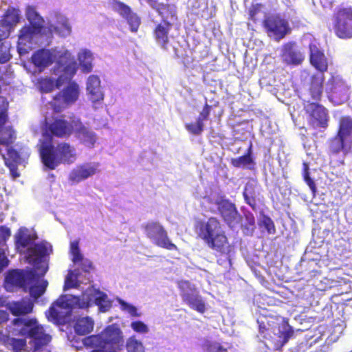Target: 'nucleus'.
<instances>
[{
  "instance_id": "1",
  "label": "nucleus",
  "mask_w": 352,
  "mask_h": 352,
  "mask_svg": "<svg viewBox=\"0 0 352 352\" xmlns=\"http://www.w3.org/2000/svg\"><path fill=\"white\" fill-rule=\"evenodd\" d=\"M195 227L198 237L211 250L221 255L226 254L230 263L229 254L231 252V245L220 221L217 217H211L206 221H197Z\"/></svg>"
},
{
  "instance_id": "2",
  "label": "nucleus",
  "mask_w": 352,
  "mask_h": 352,
  "mask_svg": "<svg viewBox=\"0 0 352 352\" xmlns=\"http://www.w3.org/2000/svg\"><path fill=\"white\" fill-rule=\"evenodd\" d=\"M43 271L37 272L34 270L15 269L9 270L6 277L8 289L15 288L28 289L32 297L37 298L44 293Z\"/></svg>"
},
{
  "instance_id": "3",
  "label": "nucleus",
  "mask_w": 352,
  "mask_h": 352,
  "mask_svg": "<svg viewBox=\"0 0 352 352\" xmlns=\"http://www.w3.org/2000/svg\"><path fill=\"white\" fill-rule=\"evenodd\" d=\"M25 15L30 25H25L20 31L17 47L20 56L28 54L32 50V45L38 43L43 28L44 20L34 7L28 6Z\"/></svg>"
},
{
  "instance_id": "4",
  "label": "nucleus",
  "mask_w": 352,
  "mask_h": 352,
  "mask_svg": "<svg viewBox=\"0 0 352 352\" xmlns=\"http://www.w3.org/2000/svg\"><path fill=\"white\" fill-rule=\"evenodd\" d=\"M84 344L96 348L93 351L111 352L120 351L124 345L122 332L115 324L107 326L100 334L85 338Z\"/></svg>"
},
{
  "instance_id": "5",
  "label": "nucleus",
  "mask_w": 352,
  "mask_h": 352,
  "mask_svg": "<svg viewBox=\"0 0 352 352\" xmlns=\"http://www.w3.org/2000/svg\"><path fill=\"white\" fill-rule=\"evenodd\" d=\"M328 148L332 153H352V118L345 116L340 118L336 135L328 141Z\"/></svg>"
},
{
  "instance_id": "6",
  "label": "nucleus",
  "mask_w": 352,
  "mask_h": 352,
  "mask_svg": "<svg viewBox=\"0 0 352 352\" xmlns=\"http://www.w3.org/2000/svg\"><path fill=\"white\" fill-rule=\"evenodd\" d=\"M12 324L19 327L16 336H21L32 339L33 352H38L44 346V332L43 327L34 318H14Z\"/></svg>"
},
{
  "instance_id": "7",
  "label": "nucleus",
  "mask_w": 352,
  "mask_h": 352,
  "mask_svg": "<svg viewBox=\"0 0 352 352\" xmlns=\"http://www.w3.org/2000/svg\"><path fill=\"white\" fill-rule=\"evenodd\" d=\"M80 118L74 113L69 116V120L65 119L64 115L58 117H53L49 122L45 118V135H53L63 138L75 133Z\"/></svg>"
},
{
  "instance_id": "8",
  "label": "nucleus",
  "mask_w": 352,
  "mask_h": 352,
  "mask_svg": "<svg viewBox=\"0 0 352 352\" xmlns=\"http://www.w3.org/2000/svg\"><path fill=\"white\" fill-rule=\"evenodd\" d=\"M332 29L340 38H352V7L340 6L332 15Z\"/></svg>"
},
{
  "instance_id": "9",
  "label": "nucleus",
  "mask_w": 352,
  "mask_h": 352,
  "mask_svg": "<svg viewBox=\"0 0 352 352\" xmlns=\"http://www.w3.org/2000/svg\"><path fill=\"white\" fill-rule=\"evenodd\" d=\"M146 236L155 245L168 250H177L178 248L170 240L168 232L158 221H148L142 225Z\"/></svg>"
},
{
  "instance_id": "10",
  "label": "nucleus",
  "mask_w": 352,
  "mask_h": 352,
  "mask_svg": "<svg viewBox=\"0 0 352 352\" xmlns=\"http://www.w3.org/2000/svg\"><path fill=\"white\" fill-rule=\"evenodd\" d=\"M177 287L183 302L190 309L200 314L206 311V302L203 297L188 280L179 281Z\"/></svg>"
},
{
  "instance_id": "11",
  "label": "nucleus",
  "mask_w": 352,
  "mask_h": 352,
  "mask_svg": "<svg viewBox=\"0 0 352 352\" xmlns=\"http://www.w3.org/2000/svg\"><path fill=\"white\" fill-rule=\"evenodd\" d=\"M177 287L183 302L190 309L200 314L206 311V302L203 297L188 280L179 281Z\"/></svg>"
},
{
  "instance_id": "12",
  "label": "nucleus",
  "mask_w": 352,
  "mask_h": 352,
  "mask_svg": "<svg viewBox=\"0 0 352 352\" xmlns=\"http://www.w3.org/2000/svg\"><path fill=\"white\" fill-rule=\"evenodd\" d=\"M263 26L267 36L279 41L291 32L288 21L280 14H273L263 21Z\"/></svg>"
},
{
  "instance_id": "13",
  "label": "nucleus",
  "mask_w": 352,
  "mask_h": 352,
  "mask_svg": "<svg viewBox=\"0 0 352 352\" xmlns=\"http://www.w3.org/2000/svg\"><path fill=\"white\" fill-rule=\"evenodd\" d=\"M72 32V27L65 15L57 11L49 14L47 25L45 26V40L51 38L54 34L65 38L69 36Z\"/></svg>"
},
{
  "instance_id": "14",
  "label": "nucleus",
  "mask_w": 352,
  "mask_h": 352,
  "mask_svg": "<svg viewBox=\"0 0 352 352\" xmlns=\"http://www.w3.org/2000/svg\"><path fill=\"white\" fill-rule=\"evenodd\" d=\"M53 63H56L57 68L66 74L73 76L76 72V63L69 58L67 52H62L56 49H45V67Z\"/></svg>"
},
{
  "instance_id": "15",
  "label": "nucleus",
  "mask_w": 352,
  "mask_h": 352,
  "mask_svg": "<svg viewBox=\"0 0 352 352\" xmlns=\"http://www.w3.org/2000/svg\"><path fill=\"white\" fill-rule=\"evenodd\" d=\"M215 205L222 219L231 229L241 223V216L234 204L228 199H221L216 200Z\"/></svg>"
},
{
  "instance_id": "16",
  "label": "nucleus",
  "mask_w": 352,
  "mask_h": 352,
  "mask_svg": "<svg viewBox=\"0 0 352 352\" xmlns=\"http://www.w3.org/2000/svg\"><path fill=\"white\" fill-rule=\"evenodd\" d=\"M326 92L329 100L336 105L342 104L349 99V87L344 81L333 76L327 82Z\"/></svg>"
},
{
  "instance_id": "17",
  "label": "nucleus",
  "mask_w": 352,
  "mask_h": 352,
  "mask_svg": "<svg viewBox=\"0 0 352 352\" xmlns=\"http://www.w3.org/2000/svg\"><path fill=\"white\" fill-rule=\"evenodd\" d=\"M293 334L292 327L287 322H285L278 327L276 333L272 332L270 342H266V347L270 350H279L288 342Z\"/></svg>"
},
{
  "instance_id": "18",
  "label": "nucleus",
  "mask_w": 352,
  "mask_h": 352,
  "mask_svg": "<svg viewBox=\"0 0 352 352\" xmlns=\"http://www.w3.org/2000/svg\"><path fill=\"white\" fill-rule=\"evenodd\" d=\"M310 122L318 127L326 129L329 125L328 110L318 102H308L305 107Z\"/></svg>"
},
{
  "instance_id": "19",
  "label": "nucleus",
  "mask_w": 352,
  "mask_h": 352,
  "mask_svg": "<svg viewBox=\"0 0 352 352\" xmlns=\"http://www.w3.org/2000/svg\"><path fill=\"white\" fill-rule=\"evenodd\" d=\"M100 171V164L98 162L85 163L72 169L69 173L68 179L72 184H78Z\"/></svg>"
},
{
  "instance_id": "20",
  "label": "nucleus",
  "mask_w": 352,
  "mask_h": 352,
  "mask_svg": "<svg viewBox=\"0 0 352 352\" xmlns=\"http://www.w3.org/2000/svg\"><path fill=\"white\" fill-rule=\"evenodd\" d=\"M28 263L32 265L33 268L37 272H44L43 268V263H44V244L38 243L33 244L32 246L29 247L22 254Z\"/></svg>"
},
{
  "instance_id": "21",
  "label": "nucleus",
  "mask_w": 352,
  "mask_h": 352,
  "mask_svg": "<svg viewBox=\"0 0 352 352\" xmlns=\"http://www.w3.org/2000/svg\"><path fill=\"white\" fill-rule=\"evenodd\" d=\"M32 62L34 65L32 80L36 87L43 94L44 91V78L42 72L44 70V49H40L32 56Z\"/></svg>"
},
{
  "instance_id": "22",
  "label": "nucleus",
  "mask_w": 352,
  "mask_h": 352,
  "mask_svg": "<svg viewBox=\"0 0 352 352\" xmlns=\"http://www.w3.org/2000/svg\"><path fill=\"white\" fill-rule=\"evenodd\" d=\"M113 4L117 12L126 20L131 32H137L141 25V18L126 4L118 0H114Z\"/></svg>"
},
{
  "instance_id": "23",
  "label": "nucleus",
  "mask_w": 352,
  "mask_h": 352,
  "mask_svg": "<svg viewBox=\"0 0 352 352\" xmlns=\"http://www.w3.org/2000/svg\"><path fill=\"white\" fill-rule=\"evenodd\" d=\"M294 42H288L283 46L281 58L288 65H299L304 60V56L296 47Z\"/></svg>"
},
{
  "instance_id": "24",
  "label": "nucleus",
  "mask_w": 352,
  "mask_h": 352,
  "mask_svg": "<svg viewBox=\"0 0 352 352\" xmlns=\"http://www.w3.org/2000/svg\"><path fill=\"white\" fill-rule=\"evenodd\" d=\"M146 3L161 16L162 23H172L169 20H177V10L175 5L162 3H158L157 0H154V2L147 1Z\"/></svg>"
},
{
  "instance_id": "25",
  "label": "nucleus",
  "mask_w": 352,
  "mask_h": 352,
  "mask_svg": "<svg viewBox=\"0 0 352 352\" xmlns=\"http://www.w3.org/2000/svg\"><path fill=\"white\" fill-rule=\"evenodd\" d=\"M87 92L89 100L93 102H102L104 94L102 91L100 78L97 75H90L87 80Z\"/></svg>"
},
{
  "instance_id": "26",
  "label": "nucleus",
  "mask_w": 352,
  "mask_h": 352,
  "mask_svg": "<svg viewBox=\"0 0 352 352\" xmlns=\"http://www.w3.org/2000/svg\"><path fill=\"white\" fill-rule=\"evenodd\" d=\"M173 23H160L153 29V36L156 43L164 50H168L169 43V32Z\"/></svg>"
},
{
  "instance_id": "27",
  "label": "nucleus",
  "mask_w": 352,
  "mask_h": 352,
  "mask_svg": "<svg viewBox=\"0 0 352 352\" xmlns=\"http://www.w3.org/2000/svg\"><path fill=\"white\" fill-rule=\"evenodd\" d=\"M15 246L19 252L23 254L29 247L36 244V238L26 228H20L14 235Z\"/></svg>"
},
{
  "instance_id": "28",
  "label": "nucleus",
  "mask_w": 352,
  "mask_h": 352,
  "mask_svg": "<svg viewBox=\"0 0 352 352\" xmlns=\"http://www.w3.org/2000/svg\"><path fill=\"white\" fill-rule=\"evenodd\" d=\"M310 63L317 70L323 74L328 69L327 60L324 53L314 44L309 45Z\"/></svg>"
},
{
  "instance_id": "29",
  "label": "nucleus",
  "mask_w": 352,
  "mask_h": 352,
  "mask_svg": "<svg viewBox=\"0 0 352 352\" xmlns=\"http://www.w3.org/2000/svg\"><path fill=\"white\" fill-rule=\"evenodd\" d=\"M324 80L325 78L323 74H315L311 77L309 94L311 98L315 100L316 102L321 100Z\"/></svg>"
},
{
  "instance_id": "30",
  "label": "nucleus",
  "mask_w": 352,
  "mask_h": 352,
  "mask_svg": "<svg viewBox=\"0 0 352 352\" xmlns=\"http://www.w3.org/2000/svg\"><path fill=\"white\" fill-rule=\"evenodd\" d=\"M5 165L10 170V175L13 179L19 177L21 174L19 172L20 167L25 168L26 160L21 157V155H2Z\"/></svg>"
},
{
  "instance_id": "31",
  "label": "nucleus",
  "mask_w": 352,
  "mask_h": 352,
  "mask_svg": "<svg viewBox=\"0 0 352 352\" xmlns=\"http://www.w3.org/2000/svg\"><path fill=\"white\" fill-rule=\"evenodd\" d=\"M75 135L88 147H93L96 140L95 134L83 124L81 120L79 121Z\"/></svg>"
},
{
  "instance_id": "32",
  "label": "nucleus",
  "mask_w": 352,
  "mask_h": 352,
  "mask_svg": "<svg viewBox=\"0 0 352 352\" xmlns=\"http://www.w3.org/2000/svg\"><path fill=\"white\" fill-rule=\"evenodd\" d=\"M94 321L89 316L78 318L75 320L74 329L78 336H85L91 333L94 329Z\"/></svg>"
},
{
  "instance_id": "33",
  "label": "nucleus",
  "mask_w": 352,
  "mask_h": 352,
  "mask_svg": "<svg viewBox=\"0 0 352 352\" xmlns=\"http://www.w3.org/2000/svg\"><path fill=\"white\" fill-rule=\"evenodd\" d=\"M71 314L53 305L50 308L47 319L55 324H64L67 322Z\"/></svg>"
},
{
  "instance_id": "34",
  "label": "nucleus",
  "mask_w": 352,
  "mask_h": 352,
  "mask_svg": "<svg viewBox=\"0 0 352 352\" xmlns=\"http://www.w3.org/2000/svg\"><path fill=\"white\" fill-rule=\"evenodd\" d=\"M62 96L69 105L75 103L79 97L80 89L78 85L75 82H71L65 87L61 92Z\"/></svg>"
},
{
  "instance_id": "35",
  "label": "nucleus",
  "mask_w": 352,
  "mask_h": 352,
  "mask_svg": "<svg viewBox=\"0 0 352 352\" xmlns=\"http://www.w3.org/2000/svg\"><path fill=\"white\" fill-rule=\"evenodd\" d=\"M252 147L250 140H235L231 144L230 151L234 154H252Z\"/></svg>"
},
{
  "instance_id": "36",
  "label": "nucleus",
  "mask_w": 352,
  "mask_h": 352,
  "mask_svg": "<svg viewBox=\"0 0 352 352\" xmlns=\"http://www.w3.org/2000/svg\"><path fill=\"white\" fill-rule=\"evenodd\" d=\"M33 304L29 300H21L12 303L10 311L12 315L19 316L32 312Z\"/></svg>"
},
{
  "instance_id": "37",
  "label": "nucleus",
  "mask_w": 352,
  "mask_h": 352,
  "mask_svg": "<svg viewBox=\"0 0 352 352\" xmlns=\"http://www.w3.org/2000/svg\"><path fill=\"white\" fill-rule=\"evenodd\" d=\"M78 59L83 73L87 74L92 71V60L94 58L92 53L89 50H83L79 53Z\"/></svg>"
},
{
  "instance_id": "38",
  "label": "nucleus",
  "mask_w": 352,
  "mask_h": 352,
  "mask_svg": "<svg viewBox=\"0 0 352 352\" xmlns=\"http://www.w3.org/2000/svg\"><path fill=\"white\" fill-rule=\"evenodd\" d=\"M49 104L55 113H60L63 110L70 106L60 92L53 98L52 100L49 102Z\"/></svg>"
},
{
  "instance_id": "39",
  "label": "nucleus",
  "mask_w": 352,
  "mask_h": 352,
  "mask_svg": "<svg viewBox=\"0 0 352 352\" xmlns=\"http://www.w3.org/2000/svg\"><path fill=\"white\" fill-rule=\"evenodd\" d=\"M19 15L20 13L18 9L9 8L4 14L3 19L1 21L5 22L7 25H10V27L13 28L19 21Z\"/></svg>"
},
{
  "instance_id": "40",
  "label": "nucleus",
  "mask_w": 352,
  "mask_h": 352,
  "mask_svg": "<svg viewBox=\"0 0 352 352\" xmlns=\"http://www.w3.org/2000/svg\"><path fill=\"white\" fill-rule=\"evenodd\" d=\"M4 342L6 346L11 347L13 352H22L27 345L25 339L7 337Z\"/></svg>"
},
{
  "instance_id": "41",
  "label": "nucleus",
  "mask_w": 352,
  "mask_h": 352,
  "mask_svg": "<svg viewBox=\"0 0 352 352\" xmlns=\"http://www.w3.org/2000/svg\"><path fill=\"white\" fill-rule=\"evenodd\" d=\"M73 149L68 143H60L56 148L51 144H45V154H71Z\"/></svg>"
},
{
  "instance_id": "42",
  "label": "nucleus",
  "mask_w": 352,
  "mask_h": 352,
  "mask_svg": "<svg viewBox=\"0 0 352 352\" xmlns=\"http://www.w3.org/2000/svg\"><path fill=\"white\" fill-rule=\"evenodd\" d=\"M97 296L94 299V302L99 307L100 311H107L111 306V302L108 300L107 295L99 290L96 292Z\"/></svg>"
},
{
  "instance_id": "43",
  "label": "nucleus",
  "mask_w": 352,
  "mask_h": 352,
  "mask_svg": "<svg viewBox=\"0 0 352 352\" xmlns=\"http://www.w3.org/2000/svg\"><path fill=\"white\" fill-rule=\"evenodd\" d=\"M231 162L236 168H250L253 164V160L252 155H241L236 158H232Z\"/></svg>"
},
{
  "instance_id": "44",
  "label": "nucleus",
  "mask_w": 352,
  "mask_h": 352,
  "mask_svg": "<svg viewBox=\"0 0 352 352\" xmlns=\"http://www.w3.org/2000/svg\"><path fill=\"white\" fill-rule=\"evenodd\" d=\"M11 43L9 41H4L0 43V63L3 64L8 62L12 58L10 50Z\"/></svg>"
},
{
  "instance_id": "45",
  "label": "nucleus",
  "mask_w": 352,
  "mask_h": 352,
  "mask_svg": "<svg viewBox=\"0 0 352 352\" xmlns=\"http://www.w3.org/2000/svg\"><path fill=\"white\" fill-rule=\"evenodd\" d=\"M79 239L74 240L70 243L69 253L72 256L74 263H78L82 259V254L80 253L79 248Z\"/></svg>"
},
{
  "instance_id": "46",
  "label": "nucleus",
  "mask_w": 352,
  "mask_h": 352,
  "mask_svg": "<svg viewBox=\"0 0 352 352\" xmlns=\"http://www.w3.org/2000/svg\"><path fill=\"white\" fill-rule=\"evenodd\" d=\"M126 349L128 352H144L142 343L135 339L134 336H131L127 340Z\"/></svg>"
},
{
  "instance_id": "47",
  "label": "nucleus",
  "mask_w": 352,
  "mask_h": 352,
  "mask_svg": "<svg viewBox=\"0 0 352 352\" xmlns=\"http://www.w3.org/2000/svg\"><path fill=\"white\" fill-rule=\"evenodd\" d=\"M92 298L89 294L82 293L80 296L74 298V304L80 309H87L91 305Z\"/></svg>"
},
{
  "instance_id": "48",
  "label": "nucleus",
  "mask_w": 352,
  "mask_h": 352,
  "mask_svg": "<svg viewBox=\"0 0 352 352\" xmlns=\"http://www.w3.org/2000/svg\"><path fill=\"white\" fill-rule=\"evenodd\" d=\"M186 129L194 135H200L204 130V123L196 120L195 122L185 124Z\"/></svg>"
},
{
  "instance_id": "49",
  "label": "nucleus",
  "mask_w": 352,
  "mask_h": 352,
  "mask_svg": "<svg viewBox=\"0 0 352 352\" xmlns=\"http://www.w3.org/2000/svg\"><path fill=\"white\" fill-rule=\"evenodd\" d=\"M260 227H264L269 234H274L276 233V228L272 219L267 215L262 214V218L258 222Z\"/></svg>"
},
{
  "instance_id": "50",
  "label": "nucleus",
  "mask_w": 352,
  "mask_h": 352,
  "mask_svg": "<svg viewBox=\"0 0 352 352\" xmlns=\"http://www.w3.org/2000/svg\"><path fill=\"white\" fill-rule=\"evenodd\" d=\"M303 179L307 186L309 187L313 194L316 192V185L314 179L310 177L309 172V166L307 163L303 162V171H302Z\"/></svg>"
},
{
  "instance_id": "51",
  "label": "nucleus",
  "mask_w": 352,
  "mask_h": 352,
  "mask_svg": "<svg viewBox=\"0 0 352 352\" xmlns=\"http://www.w3.org/2000/svg\"><path fill=\"white\" fill-rule=\"evenodd\" d=\"M263 5L261 3L252 4L249 8V18L248 19L256 23L258 20V14L261 12Z\"/></svg>"
},
{
  "instance_id": "52",
  "label": "nucleus",
  "mask_w": 352,
  "mask_h": 352,
  "mask_svg": "<svg viewBox=\"0 0 352 352\" xmlns=\"http://www.w3.org/2000/svg\"><path fill=\"white\" fill-rule=\"evenodd\" d=\"M63 84V79L58 77L56 81L51 78H45V93L53 91L55 88H59Z\"/></svg>"
},
{
  "instance_id": "53",
  "label": "nucleus",
  "mask_w": 352,
  "mask_h": 352,
  "mask_svg": "<svg viewBox=\"0 0 352 352\" xmlns=\"http://www.w3.org/2000/svg\"><path fill=\"white\" fill-rule=\"evenodd\" d=\"M11 236V230L5 226H0V248L6 247V243Z\"/></svg>"
},
{
  "instance_id": "54",
  "label": "nucleus",
  "mask_w": 352,
  "mask_h": 352,
  "mask_svg": "<svg viewBox=\"0 0 352 352\" xmlns=\"http://www.w3.org/2000/svg\"><path fill=\"white\" fill-rule=\"evenodd\" d=\"M59 155H45V167L49 168L50 169H54L57 165L60 163L58 161V157ZM60 160H63V157H67V155H60Z\"/></svg>"
},
{
  "instance_id": "55",
  "label": "nucleus",
  "mask_w": 352,
  "mask_h": 352,
  "mask_svg": "<svg viewBox=\"0 0 352 352\" xmlns=\"http://www.w3.org/2000/svg\"><path fill=\"white\" fill-rule=\"evenodd\" d=\"M259 335L260 337L263 339V342L266 346V342H270V336L272 335V331L270 328L265 327L264 324H260Z\"/></svg>"
},
{
  "instance_id": "56",
  "label": "nucleus",
  "mask_w": 352,
  "mask_h": 352,
  "mask_svg": "<svg viewBox=\"0 0 352 352\" xmlns=\"http://www.w3.org/2000/svg\"><path fill=\"white\" fill-rule=\"evenodd\" d=\"M208 352H228V349L217 342H209L206 344Z\"/></svg>"
},
{
  "instance_id": "57",
  "label": "nucleus",
  "mask_w": 352,
  "mask_h": 352,
  "mask_svg": "<svg viewBox=\"0 0 352 352\" xmlns=\"http://www.w3.org/2000/svg\"><path fill=\"white\" fill-rule=\"evenodd\" d=\"M12 29L10 25H7L0 20V41L6 39L10 36Z\"/></svg>"
},
{
  "instance_id": "58",
  "label": "nucleus",
  "mask_w": 352,
  "mask_h": 352,
  "mask_svg": "<svg viewBox=\"0 0 352 352\" xmlns=\"http://www.w3.org/2000/svg\"><path fill=\"white\" fill-rule=\"evenodd\" d=\"M131 327L137 333H146L148 331V327L142 321L133 322Z\"/></svg>"
},
{
  "instance_id": "59",
  "label": "nucleus",
  "mask_w": 352,
  "mask_h": 352,
  "mask_svg": "<svg viewBox=\"0 0 352 352\" xmlns=\"http://www.w3.org/2000/svg\"><path fill=\"white\" fill-rule=\"evenodd\" d=\"M211 109L212 106L209 105L208 103H206L197 120L201 121V122H204V121L208 120L209 118Z\"/></svg>"
},
{
  "instance_id": "60",
  "label": "nucleus",
  "mask_w": 352,
  "mask_h": 352,
  "mask_svg": "<svg viewBox=\"0 0 352 352\" xmlns=\"http://www.w3.org/2000/svg\"><path fill=\"white\" fill-rule=\"evenodd\" d=\"M9 263L10 261L6 254L5 248H0V273L8 266Z\"/></svg>"
},
{
  "instance_id": "61",
  "label": "nucleus",
  "mask_w": 352,
  "mask_h": 352,
  "mask_svg": "<svg viewBox=\"0 0 352 352\" xmlns=\"http://www.w3.org/2000/svg\"><path fill=\"white\" fill-rule=\"evenodd\" d=\"M78 263L80 264L81 270L85 272L89 273L94 269L92 262L87 258L82 257V259Z\"/></svg>"
},
{
  "instance_id": "62",
  "label": "nucleus",
  "mask_w": 352,
  "mask_h": 352,
  "mask_svg": "<svg viewBox=\"0 0 352 352\" xmlns=\"http://www.w3.org/2000/svg\"><path fill=\"white\" fill-rule=\"evenodd\" d=\"M244 199L247 204H248L250 207H252L253 209L255 208L256 205V201L255 197L250 195H248V189L245 188L243 192Z\"/></svg>"
},
{
  "instance_id": "63",
  "label": "nucleus",
  "mask_w": 352,
  "mask_h": 352,
  "mask_svg": "<svg viewBox=\"0 0 352 352\" xmlns=\"http://www.w3.org/2000/svg\"><path fill=\"white\" fill-rule=\"evenodd\" d=\"M54 305L56 306L60 309H64L65 311H67V313L72 314V307L67 300H58L54 304Z\"/></svg>"
},
{
  "instance_id": "64",
  "label": "nucleus",
  "mask_w": 352,
  "mask_h": 352,
  "mask_svg": "<svg viewBox=\"0 0 352 352\" xmlns=\"http://www.w3.org/2000/svg\"><path fill=\"white\" fill-rule=\"evenodd\" d=\"M247 223L245 226H247V229H250L251 234L254 232L255 228V219L252 214L250 213L245 216Z\"/></svg>"
}]
</instances>
